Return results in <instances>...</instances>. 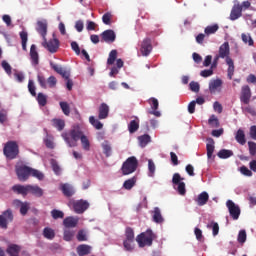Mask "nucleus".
I'll return each mask as SVG.
<instances>
[{"mask_svg":"<svg viewBox=\"0 0 256 256\" xmlns=\"http://www.w3.org/2000/svg\"><path fill=\"white\" fill-rule=\"evenodd\" d=\"M125 236H126V240L134 241L135 240V235H134L133 228L127 227L126 230H125Z\"/></svg>","mask_w":256,"mask_h":256,"instance_id":"47","label":"nucleus"},{"mask_svg":"<svg viewBox=\"0 0 256 256\" xmlns=\"http://www.w3.org/2000/svg\"><path fill=\"white\" fill-rule=\"evenodd\" d=\"M209 125L212 128H219L220 127V122L218 120V118L215 115H212L208 121Z\"/></svg>","mask_w":256,"mask_h":256,"instance_id":"50","label":"nucleus"},{"mask_svg":"<svg viewBox=\"0 0 256 256\" xmlns=\"http://www.w3.org/2000/svg\"><path fill=\"white\" fill-rule=\"evenodd\" d=\"M156 235L151 229H147L145 232L140 233L136 237V242L140 248L151 247Z\"/></svg>","mask_w":256,"mask_h":256,"instance_id":"3","label":"nucleus"},{"mask_svg":"<svg viewBox=\"0 0 256 256\" xmlns=\"http://www.w3.org/2000/svg\"><path fill=\"white\" fill-rule=\"evenodd\" d=\"M28 193L37 198H41L44 194L42 188H40L38 185H28Z\"/></svg>","mask_w":256,"mask_h":256,"instance_id":"21","label":"nucleus"},{"mask_svg":"<svg viewBox=\"0 0 256 256\" xmlns=\"http://www.w3.org/2000/svg\"><path fill=\"white\" fill-rule=\"evenodd\" d=\"M91 249L92 247L90 245L87 244H80L77 247V254L79 256H86L89 255L91 253Z\"/></svg>","mask_w":256,"mask_h":256,"instance_id":"23","label":"nucleus"},{"mask_svg":"<svg viewBox=\"0 0 256 256\" xmlns=\"http://www.w3.org/2000/svg\"><path fill=\"white\" fill-rule=\"evenodd\" d=\"M20 38L22 41V49L23 51L27 50V41H28V34L25 31L20 32Z\"/></svg>","mask_w":256,"mask_h":256,"instance_id":"46","label":"nucleus"},{"mask_svg":"<svg viewBox=\"0 0 256 256\" xmlns=\"http://www.w3.org/2000/svg\"><path fill=\"white\" fill-rule=\"evenodd\" d=\"M208 200H209V195L206 191H204L199 194V196L197 198V204L199 206H204L207 204Z\"/></svg>","mask_w":256,"mask_h":256,"instance_id":"32","label":"nucleus"},{"mask_svg":"<svg viewBox=\"0 0 256 256\" xmlns=\"http://www.w3.org/2000/svg\"><path fill=\"white\" fill-rule=\"evenodd\" d=\"M151 215H152V219H153L154 223H156V224L164 223V218L162 216L161 209L159 207H155L151 211Z\"/></svg>","mask_w":256,"mask_h":256,"instance_id":"18","label":"nucleus"},{"mask_svg":"<svg viewBox=\"0 0 256 256\" xmlns=\"http://www.w3.org/2000/svg\"><path fill=\"white\" fill-rule=\"evenodd\" d=\"M50 67H52L58 75H61L63 79H68L69 74L61 66L50 62Z\"/></svg>","mask_w":256,"mask_h":256,"instance_id":"25","label":"nucleus"},{"mask_svg":"<svg viewBox=\"0 0 256 256\" xmlns=\"http://www.w3.org/2000/svg\"><path fill=\"white\" fill-rule=\"evenodd\" d=\"M148 170H149V177H154V174L156 171V166H155L153 160H151V159L148 160Z\"/></svg>","mask_w":256,"mask_h":256,"instance_id":"53","label":"nucleus"},{"mask_svg":"<svg viewBox=\"0 0 256 256\" xmlns=\"http://www.w3.org/2000/svg\"><path fill=\"white\" fill-rule=\"evenodd\" d=\"M48 87H50V89H53V87H56L57 85V79L54 76H50L47 81H46Z\"/></svg>","mask_w":256,"mask_h":256,"instance_id":"60","label":"nucleus"},{"mask_svg":"<svg viewBox=\"0 0 256 256\" xmlns=\"http://www.w3.org/2000/svg\"><path fill=\"white\" fill-rule=\"evenodd\" d=\"M244 113L251 115L252 117H256V109L255 107L247 104V106L242 107Z\"/></svg>","mask_w":256,"mask_h":256,"instance_id":"45","label":"nucleus"},{"mask_svg":"<svg viewBox=\"0 0 256 256\" xmlns=\"http://www.w3.org/2000/svg\"><path fill=\"white\" fill-rule=\"evenodd\" d=\"M51 216L54 220L63 219L64 218V212L61 210L53 209L51 211Z\"/></svg>","mask_w":256,"mask_h":256,"instance_id":"48","label":"nucleus"},{"mask_svg":"<svg viewBox=\"0 0 256 256\" xmlns=\"http://www.w3.org/2000/svg\"><path fill=\"white\" fill-rule=\"evenodd\" d=\"M138 168V160L135 156L126 159L121 167L122 174L128 176L133 174Z\"/></svg>","mask_w":256,"mask_h":256,"instance_id":"5","label":"nucleus"},{"mask_svg":"<svg viewBox=\"0 0 256 256\" xmlns=\"http://www.w3.org/2000/svg\"><path fill=\"white\" fill-rule=\"evenodd\" d=\"M71 205L73 206L74 212L76 214H83L89 208L88 201L83 199L72 201Z\"/></svg>","mask_w":256,"mask_h":256,"instance_id":"9","label":"nucleus"},{"mask_svg":"<svg viewBox=\"0 0 256 256\" xmlns=\"http://www.w3.org/2000/svg\"><path fill=\"white\" fill-rule=\"evenodd\" d=\"M219 87H222V80L221 79H216L210 82L209 84V90L211 93H216L217 89Z\"/></svg>","mask_w":256,"mask_h":256,"instance_id":"34","label":"nucleus"},{"mask_svg":"<svg viewBox=\"0 0 256 256\" xmlns=\"http://www.w3.org/2000/svg\"><path fill=\"white\" fill-rule=\"evenodd\" d=\"M183 181V178L180 176L179 173H175L173 175V179H172V183L177 187V191L179 193V195L181 196H185L186 195V185L184 182H181Z\"/></svg>","mask_w":256,"mask_h":256,"instance_id":"8","label":"nucleus"},{"mask_svg":"<svg viewBox=\"0 0 256 256\" xmlns=\"http://www.w3.org/2000/svg\"><path fill=\"white\" fill-rule=\"evenodd\" d=\"M138 140L140 142L141 148H145L151 142V137L148 134H144L139 136Z\"/></svg>","mask_w":256,"mask_h":256,"instance_id":"40","label":"nucleus"},{"mask_svg":"<svg viewBox=\"0 0 256 256\" xmlns=\"http://www.w3.org/2000/svg\"><path fill=\"white\" fill-rule=\"evenodd\" d=\"M30 176L36 178L39 181H43L44 179V174L41 171L33 168H31Z\"/></svg>","mask_w":256,"mask_h":256,"instance_id":"43","label":"nucleus"},{"mask_svg":"<svg viewBox=\"0 0 256 256\" xmlns=\"http://www.w3.org/2000/svg\"><path fill=\"white\" fill-rule=\"evenodd\" d=\"M248 146H249V152L251 156H256V143L249 141L248 142Z\"/></svg>","mask_w":256,"mask_h":256,"instance_id":"63","label":"nucleus"},{"mask_svg":"<svg viewBox=\"0 0 256 256\" xmlns=\"http://www.w3.org/2000/svg\"><path fill=\"white\" fill-rule=\"evenodd\" d=\"M52 126L57 129L58 132L63 131L65 128V121L63 119H52Z\"/></svg>","mask_w":256,"mask_h":256,"instance_id":"30","label":"nucleus"},{"mask_svg":"<svg viewBox=\"0 0 256 256\" xmlns=\"http://www.w3.org/2000/svg\"><path fill=\"white\" fill-rule=\"evenodd\" d=\"M36 31L41 35L43 39H45L47 35V21L41 20L37 22Z\"/></svg>","mask_w":256,"mask_h":256,"instance_id":"19","label":"nucleus"},{"mask_svg":"<svg viewBox=\"0 0 256 256\" xmlns=\"http://www.w3.org/2000/svg\"><path fill=\"white\" fill-rule=\"evenodd\" d=\"M153 49L152 42L150 38H145L140 46V53L143 57H148Z\"/></svg>","mask_w":256,"mask_h":256,"instance_id":"12","label":"nucleus"},{"mask_svg":"<svg viewBox=\"0 0 256 256\" xmlns=\"http://www.w3.org/2000/svg\"><path fill=\"white\" fill-rule=\"evenodd\" d=\"M43 237L47 240H53L55 238V231L50 227H45L43 230Z\"/></svg>","mask_w":256,"mask_h":256,"instance_id":"37","label":"nucleus"},{"mask_svg":"<svg viewBox=\"0 0 256 256\" xmlns=\"http://www.w3.org/2000/svg\"><path fill=\"white\" fill-rule=\"evenodd\" d=\"M61 137L69 148H76L78 141H81L82 149L86 152L90 151L89 139L79 125H74L68 132H63Z\"/></svg>","mask_w":256,"mask_h":256,"instance_id":"1","label":"nucleus"},{"mask_svg":"<svg viewBox=\"0 0 256 256\" xmlns=\"http://www.w3.org/2000/svg\"><path fill=\"white\" fill-rule=\"evenodd\" d=\"M31 167L26 165H18L15 168L17 177L20 182H26L31 176Z\"/></svg>","mask_w":256,"mask_h":256,"instance_id":"6","label":"nucleus"},{"mask_svg":"<svg viewBox=\"0 0 256 256\" xmlns=\"http://www.w3.org/2000/svg\"><path fill=\"white\" fill-rule=\"evenodd\" d=\"M13 221V214L11 209H7L0 214V228L7 229L8 223Z\"/></svg>","mask_w":256,"mask_h":256,"instance_id":"10","label":"nucleus"},{"mask_svg":"<svg viewBox=\"0 0 256 256\" xmlns=\"http://www.w3.org/2000/svg\"><path fill=\"white\" fill-rule=\"evenodd\" d=\"M3 154L9 160L16 159L19 154V147L16 141L6 142L4 145Z\"/></svg>","mask_w":256,"mask_h":256,"instance_id":"4","label":"nucleus"},{"mask_svg":"<svg viewBox=\"0 0 256 256\" xmlns=\"http://www.w3.org/2000/svg\"><path fill=\"white\" fill-rule=\"evenodd\" d=\"M29 208H30L29 203H28V202H24V203L22 204V206L20 207V213H21V215H22V216H25V215L28 213Z\"/></svg>","mask_w":256,"mask_h":256,"instance_id":"62","label":"nucleus"},{"mask_svg":"<svg viewBox=\"0 0 256 256\" xmlns=\"http://www.w3.org/2000/svg\"><path fill=\"white\" fill-rule=\"evenodd\" d=\"M44 143L48 149H54L53 137L51 135H47V137L44 139Z\"/></svg>","mask_w":256,"mask_h":256,"instance_id":"55","label":"nucleus"},{"mask_svg":"<svg viewBox=\"0 0 256 256\" xmlns=\"http://www.w3.org/2000/svg\"><path fill=\"white\" fill-rule=\"evenodd\" d=\"M109 111V106L106 103H101L100 107L98 108V119L106 120L109 116Z\"/></svg>","mask_w":256,"mask_h":256,"instance_id":"17","label":"nucleus"},{"mask_svg":"<svg viewBox=\"0 0 256 256\" xmlns=\"http://www.w3.org/2000/svg\"><path fill=\"white\" fill-rule=\"evenodd\" d=\"M215 142L212 138L208 139L207 143V157L208 159H211L213 157L214 151H215Z\"/></svg>","mask_w":256,"mask_h":256,"instance_id":"33","label":"nucleus"},{"mask_svg":"<svg viewBox=\"0 0 256 256\" xmlns=\"http://www.w3.org/2000/svg\"><path fill=\"white\" fill-rule=\"evenodd\" d=\"M30 57H31L32 65H38L39 55H38L36 46L34 44H32L30 48Z\"/></svg>","mask_w":256,"mask_h":256,"instance_id":"24","label":"nucleus"},{"mask_svg":"<svg viewBox=\"0 0 256 256\" xmlns=\"http://www.w3.org/2000/svg\"><path fill=\"white\" fill-rule=\"evenodd\" d=\"M28 91L32 97H36V87L33 80H29L28 82Z\"/></svg>","mask_w":256,"mask_h":256,"instance_id":"57","label":"nucleus"},{"mask_svg":"<svg viewBox=\"0 0 256 256\" xmlns=\"http://www.w3.org/2000/svg\"><path fill=\"white\" fill-rule=\"evenodd\" d=\"M133 243H134V240L125 239L123 242V246H124L125 250L128 252H132L134 250Z\"/></svg>","mask_w":256,"mask_h":256,"instance_id":"51","label":"nucleus"},{"mask_svg":"<svg viewBox=\"0 0 256 256\" xmlns=\"http://www.w3.org/2000/svg\"><path fill=\"white\" fill-rule=\"evenodd\" d=\"M60 42L57 38H55V35L53 34V39H50L47 41L46 37L43 39L42 46L44 49H47L49 53H57L59 49Z\"/></svg>","mask_w":256,"mask_h":256,"instance_id":"7","label":"nucleus"},{"mask_svg":"<svg viewBox=\"0 0 256 256\" xmlns=\"http://www.w3.org/2000/svg\"><path fill=\"white\" fill-rule=\"evenodd\" d=\"M2 68L4 69V71L7 73V75H11L12 73V67L10 66V64L8 62H6L5 60L2 61Z\"/></svg>","mask_w":256,"mask_h":256,"instance_id":"61","label":"nucleus"},{"mask_svg":"<svg viewBox=\"0 0 256 256\" xmlns=\"http://www.w3.org/2000/svg\"><path fill=\"white\" fill-rule=\"evenodd\" d=\"M235 139L238 144L244 146L247 142L244 130L239 129L236 133Z\"/></svg>","mask_w":256,"mask_h":256,"instance_id":"29","label":"nucleus"},{"mask_svg":"<svg viewBox=\"0 0 256 256\" xmlns=\"http://www.w3.org/2000/svg\"><path fill=\"white\" fill-rule=\"evenodd\" d=\"M233 155H234L233 151L228 149H222L218 152V157L223 160L229 159L233 157Z\"/></svg>","mask_w":256,"mask_h":256,"instance_id":"36","label":"nucleus"},{"mask_svg":"<svg viewBox=\"0 0 256 256\" xmlns=\"http://www.w3.org/2000/svg\"><path fill=\"white\" fill-rule=\"evenodd\" d=\"M59 105L61 107V110H62L63 114L65 116H69L70 115V107H69L68 103L67 102H60Z\"/></svg>","mask_w":256,"mask_h":256,"instance_id":"52","label":"nucleus"},{"mask_svg":"<svg viewBox=\"0 0 256 256\" xmlns=\"http://www.w3.org/2000/svg\"><path fill=\"white\" fill-rule=\"evenodd\" d=\"M13 192L17 193L18 195L26 196L28 194V185H14L12 187Z\"/></svg>","mask_w":256,"mask_h":256,"instance_id":"26","label":"nucleus"},{"mask_svg":"<svg viewBox=\"0 0 256 256\" xmlns=\"http://www.w3.org/2000/svg\"><path fill=\"white\" fill-rule=\"evenodd\" d=\"M246 240H247L246 231L244 229L240 230V232L238 234V242L243 245V244H245Z\"/></svg>","mask_w":256,"mask_h":256,"instance_id":"54","label":"nucleus"},{"mask_svg":"<svg viewBox=\"0 0 256 256\" xmlns=\"http://www.w3.org/2000/svg\"><path fill=\"white\" fill-rule=\"evenodd\" d=\"M118 52L117 50H112L109 53V57L107 59V65H114L116 59H117Z\"/></svg>","mask_w":256,"mask_h":256,"instance_id":"44","label":"nucleus"},{"mask_svg":"<svg viewBox=\"0 0 256 256\" xmlns=\"http://www.w3.org/2000/svg\"><path fill=\"white\" fill-rule=\"evenodd\" d=\"M89 123L96 129V130H102L103 124L96 119L94 116L89 117Z\"/></svg>","mask_w":256,"mask_h":256,"instance_id":"41","label":"nucleus"},{"mask_svg":"<svg viewBox=\"0 0 256 256\" xmlns=\"http://www.w3.org/2000/svg\"><path fill=\"white\" fill-rule=\"evenodd\" d=\"M20 251H21V246L17 244H9L6 249V253L9 256H19Z\"/></svg>","mask_w":256,"mask_h":256,"instance_id":"22","label":"nucleus"},{"mask_svg":"<svg viewBox=\"0 0 256 256\" xmlns=\"http://www.w3.org/2000/svg\"><path fill=\"white\" fill-rule=\"evenodd\" d=\"M78 242H86L87 236L84 230H79L76 236Z\"/></svg>","mask_w":256,"mask_h":256,"instance_id":"59","label":"nucleus"},{"mask_svg":"<svg viewBox=\"0 0 256 256\" xmlns=\"http://www.w3.org/2000/svg\"><path fill=\"white\" fill-rule=\"evenodd\" d=\"M251 97H252V92L250 87L248 85L243 86L241 91V96H240L241 103L245 105H249Z\"/></svg>","mask_w":256,"mask_h":256,"instance_id":"13","label":"nucleus"},{"mask_svg":"<svg viewBox=\"0 0 256 256\" xmlns=\"http://www.w3.org/2000/svg\"><path fill=\"white\" fill-rule=\"evenodd\" d=\"M149 104L151 105V109L152 110H149L148 113L150 115H154L155 117L159 118L161 116V113L158 110L159 108V102L156 98H151L149 100Z\"/></svg>","mask_w":256,"mask_h":256,"instance_id":"14","label":"nucleus"},{"mask_svg":"<svg viewBox=\"0 0 256 256\" xmlns=\"http://www.w3.org/2000/svg\"><path fill=\"white\" fill-rule=\"evenodd\" d=\"M37 81L42 89H47V81L42 74L37 75Z\"/></svg>","mask_w":256,"mask_h":256,"instance_id":"56","label":"nucleus"},{"mask_svg":"<svg viewBox=\"0 0 256 256\" xmlns=\"http://www.w3.org/2000/svg\"><path fill=\"white\" fill-rule=\"evenodd\" d=\"M79 219L77 217L68 216L63 220V225L66 229L75 228Z\"/></svg>","mask_w":256,"mask_h":256,"instance_id":"20","label":"nucleus"},{"mask_svg":"<svg viewBox=\"0 0 256 256\" xmlns=\"http://www.w3.org/2000/svg\"><path fill=\"white\" fill-rule=\"evenodd\" d=\"M111 18L112 14L110 12L105 13L102 17L103 23L109 25L111 23Z\"/></svg>","mask_w":256,"mask_h":256,"instance_id":"64","label":"nucleus"},{"mask_svg":"<svg viewBox=\"0 0 256 256\" xmlns=\"http://www.w3.org/2000/svg\"><path fill=\"white\" fill-rule=\"evenodd\" d=\"M140 121L138 119V117L135 118V120H132L130 122V124L128 125V131L130 132V134H134L138 131L139 127H140Z\"/></svg>","mask_w":256,"mask_h":256,"instance_id":"27","label":"nucleus"},{"mask_svg":"<svg viewBox=\"0 0 256 256\" xmlns=\"http://www.w3.org/2000/svg\"><path fill=\"white\" fill-rule=\"evenodd\" d=\"M62 192H63L64 196H66V197H72L75 193L73 187L69 184L62 185Z\"/></svg>","mask_w":256,"mask_h":256,"instance_id":"38","label":"nucleus"},{"mask_svg":"<svg viewBox=\"0 0 256 256\" xmlns=\"http://www.w3.org/2000/svg\"><path fill=\"white\" fill-rule=\"evenodd\" d=\"M242 41L247 45V43H248V45L250 46V47H253V45H254V40L252 39V37H251V35L250 34H245V33H243L242 34Z\"/></svg>","mask_w":256,"mask_h":256,"instance_id":"49","label":"nucleus"},{"mask_svg":"<svg viewBox=\"0 0 256 256\" xmlns=\"http://www.w3.org/2000/svg\"><path fill=\"white\" fill-rule=\"evenodd\" d=\"M219 30L218 24L209 25L205 28L204 33L206 37H210V35H215L217 31Z\"/></svg>","mask_w":256,"mask_h":256,"instance_id":"31","label":"nucleus"},{"mask_svg":"<svg viewBox=\"0 0 256 256\" xmlns=\"http://www.w3.org/2000/svg\"><path fill=\"white\" fill-rule=\"evenodd\" d=\"M226 206L233 220H238L241 215L240 207L237 204H235L232 200H228Z\"/></svg>","mask_w":256,"mask_h":256,"instance_id":"11","label":"nucleus"},{"mask_svg":"<svg viewBox=\"0 0 256 256\" xmlns=\"http://www.w3.org/2000/svg\"><path fill=\"white\" fill-rule=\"evenodd\" d=\"M230 55V46L228 42L223 43L219 48V57L221 59H226V63L228 65V78L233 79L235 66L234 61L232 58L229 57Z\"/></svg>","mask_w":256,"mask_h":256,"instance_id":"2","label":"nucleus"},{"mask_svg":"<svg viewBox=\"0 0 256 256\" xmlns=\"http://www.w3.org/2000/svg\"><path fill=\"white\" fill-rule=\"evenodd\" d=\"M74 235H75L74 230H71L69 228H65L64 233H63V240L66 241V242H71Z\"/></svg>","mask_w":256,"mask_h":256,"instance_id":"39","label":"nucleus"},{"mask_svg":"<svg viewBox=\"0 0 256 256\" xmlns=\"http://www.w3.org/2000/svg\"><path fill=\"white\" fill-rule=\"evenodd\" d=\"M242 6L240 3H235L233 8H232V11H231V14H230V19L232 21H235L237 20L238 18H240L242 16Z\"/></svg>","mask_w":256,"mask_h":256,"instance_id":"16","label":"nucleus"},{"mask_svg":"<svg viewBox=\"0 0 256 256\" xmlns=\"http://www.w3.org/2000/svg\"><path fill=\"white\" fill-rule=\"evenodd\" d=\"M102 41L105 43H114L116 34L113 30H105L101 33Z\"/></svg>","mask_w":256,"mask_h":256,"instance_id":"15","label":"nucleus"},{"mask_svg":"<svg viewBox=\"0 0 256 256\" xmlns=\"http://www.w3.org/2000/svg\"><path fill=\"white\" fill-rule=\"evenodd\" d=\"M101 147L103 149V153L104 155L106 156V158H109L112 156V146L111 144L109 143V141H104L102 144H101Z\"/></svg>","mask_w":256,"mask_h":256,"instance_id":"28","label":"nucleus"},{"mask_svg":"<svg viewBox=\"0 0 256 256\" xmlns=\"http://www.w3.org/2000/svg\"><path fill=\"white\" fill-rule=\"evenodd\" d=\"M40 107H45L47 105V96L42 92H39L36 98Z\"/></svg>","mask_w":256,"mask_h":256,"instance_id":"42","label":"nucleus"},{"mask_svg":"<svg viewBox=\"0 0 256 256\" xmlns=\"http://www.w3.org/2000/svg\"><path fill=\"white\" fill-rule=\"evenodd\" d=\"M208 228H212L213 230V236H217L219 234V224L217 222L212 221L210 224H208Z\"/></svg>","mask_w":256,"mask_h":256,"instance_id":"58","label":"nucleus"},{"mask_svg":"<svg viewBox=\"0 0 256 256\" xmlns=\"http://www.w3.org/2000/svg\"><path fill=\"white\" fill-rule=\"evenodd\" d=\"M136 182H137V178L134 176L132 178H129L127 179L124 183H123V188L125 190H128L130 191L135 185H136Z\"/></svg>","mask_w":256,"mask_h":256,"instance_id":"35","label":"nucleus"}]
</instances>
